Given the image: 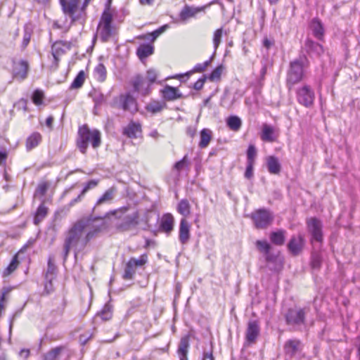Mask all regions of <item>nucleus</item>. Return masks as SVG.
I'll list each match as a JSON object with an SVG mask.
<instances>
[{"label": "nucleus", "instance_id": "obj_1", "mask_svg": "<svg viewBox=\"0 0 360 360\" xmlns=\"http://www.w3.org/2000/svg\"><path fill=\"white\" fill-rule=\"evenodd\" d=\"M106 228V221L102 217L89 215L77 220L65 233L62 252L63 261L67 260L71 250L76 257L92 239Z\"/></svg>", "mask_w": 360, "mask_h": 360}, {"label": "nucleus", "instance_id": "obj_2", "mask_svg": "<svg viewBox=\"0 0 360 360\" xmlns=\"http://www.w3.org/2000/svg\"><path fill=\"white\" fill-rule=\"evenodd\" d=\"M119 27L112 22L110 4H105L97 27V33L102 42H107L117 37Z\"/></svg>", "mask_w": 360, "mask_h": 360}, {"label": "nucleus", "instance_id": "obj_3", "mask_svg": "<svg viewBox=\"0 0 360 360\" xmlns=\"http://www.w3.org/2000/svg\"><path fill=\"white\" fill-rule=\"evenodd\" d=\"M90 143L94 148H98L101 144V134L99 130H91L86 124L79 127L76 144L79 151L85 154Z\"/></svg>", "mask_w": 360, "mask_h": 360}, {"label": "nucleus", "instance_id": "obj_4", "mask_svg": "<svg viewBox=\"0 0 360 360\" xmlns=\"http://www.w3.org/2000/svg\"><path fill=\"white\" fill-rule=\"evenodd\" d=\"M307 66L308 60L304 55L300 56L297 58L290 63L286 77L287 86L289 89L302 80L304 69Z\"/></svg>", "mask_w": 360, "mask_h": 360}, {"label": "nucleus", "instance_id": "obj_5", "mask_svg": "<svg viewBox=\"0 0 360 360\" xmlns=\"http://www.w3.org/2000/svg\"><path fill=\"white\" fill-rule=\"evenodd\" d=\"M308 309L306 308L294 307L289 309L285 314L286 324L298 330L304 325L306 314Z\"/></svg>", "mask_w": 360, "mask_h": 360}, {"label": "nucleus", "instance_id": "obj_6", "mask_svg": "<svg viewBox=\"0 0 360 360\" xmlns=\"http://www.w3.org/2000/svg\"><path fill=\"white\" fill-rule=\"evenodd\" d=\"M250 218L256 229H264L272 224L274 216L270 210L261 208L252 212Z\"/></svg>", "mask_w": 360, "mask_h": 360}, {"label": "nucleus", "instance_id": "obj_7", "mask_svg": "<svg viewBox=\"0 0 360 360\" xmlns=\"http://www.w3.org/2000/svg\"><path fill=\"white\" fill-rule=\"evenodd\" d=\"M148 262V256L141 255L138 259L131 257L127 262L122 278L124 280L134 278L137 268L143 266Z\"/></svg>", "mask_w": 360, "mask_h": 360}, {"label": "nucleus", "instance_id": "obj_8", "mask_svg": "<svg viewBox=\"0 0 360 360\" xmlns=\"http://www.w3.org/2000/svg\"><path fill=\"white\" fill-rule=\"evenodd\" d=\"M71 48L72 43L70 41L60 40L53 43L51 46V54L53 58V64L51 67L56 69L58 65L60 57Z\"/></svg>", "mask_w": 360, "mask_h": 360}, {"label": "nucleus", "instance_id": "obj_9", "mask_svg": "<svg viewBox=\"0 0 360 360\" xmlns=\"http://www.w3.org/2000/svg\"><path fill=\"white\" fill-rule=\"evenodd\" d=\"M296 96L297 102L307 108H309L313 105L315 98L314 91L308 85H304L297 89Z\"/></svg>", "mask_w": 360, "mask_h": 360}, {"label": "nucleus", "instance_id": "obj_10", "mask_svg": "<svg viewBox=\"0 0 360 360\" xmlns=\"http://www.w3.org/2000/svg\"><path fill=\"white\" fill-rule=\"evenodd\" d=\"M139 224V214L138 212H134L123 217L117 225L121 231H128L136 228Z\"/></svg>", "mask_w": 360, "mask_h": 360}, {"label": "nucleus", "instance_id": "obj_11", "mask_svg": "<svg viewBox=\"0 0 360 360\" xmlns=\"http://www.w3.org/2000/svg\"><path fill=\"white\" fill-rule=\"evenodd\" d=\"M131 83L133 86L134 91L140 94L143 96H148L151 91V85L150 83H148L146 79L140 75H136L132 79Z\"/></svg>", "mask_w": 360, "mask_h": 360}, {"label": "nucleus", "instance_id": "obj_12", "mask_svg": "<svg viewBox=\"0 0 360 360\" xmlns=\"http://www.w3.org/2000/svg\"><path fill=\"white\" fill-rule=\"evenodd\" d=\"M322 226L321 221L317 218H310L307 221V227L312 239L317 242H321L323 240Z\"/></svg>", "mask_w": 360, "mask_h": 360}, {"label": "nucleus", "instance_id": "obj_13", "mask_svg": "<svg viewBox=\"0 0 360 360\" xmlns=\"http://www.w3.org/2000/svg\"><path fill=\"white\" fill-rule=\"evenodd\" d=\"M260 327L257 320H250L248 323L245 332V340L248 344H253L256 342L259 335Z\"/></svg>", "mask_w": 360, "mask_h": 360}, {"label": "nucleus", "instance_id": "obj_14", "mask_svg": "<svg viewBox=\"0 0 360 360\" xmlns=\"http://www.w3.org/2000/svg\"><path fill=\"white\" fill-rule=\"evenodd\" d=\"M210 6V4H207L202 6L194 7L188 5H186L184 6L181 12L179 13V20L185 22L189 18H193L195 15L201 11H205V10Z\"/></svg>", "mask_w": 360, "mask_h": 360}, {"label": "nucleus", "instance_id": "obj_15", "mask_svg": "<svg viewBox=\"0 0 360 360\" xmlns=\"http://www.w3.org/2000/svg\"><path fill=\"white\" fill-rule=\"evenodd\" d=\"M302 343L298 339L288 340L284 345L283 350L285 355L292 357L302 350Z\"/></svg>", "mask_w": 360, "mask_h": 360}, {"label": "nucleus", "instance_id": "obj_16", "mask_svg": "<svg viewBox=\"0 0 360 360\" xmlns=\"http://www.w3.org/2000/svg\"><path fill=\"white\" fill-rule=\"evenodd\" d=\"M62 6L63 11L66 15H68L72 21L78 19L77 16L75 14L77 10L79 0H59Z\"/></svg>", "mask_w": 360, "mask_h": 360}, {"label": "nucleus", "instance_id": "obj_17", "mask_svg": "<svg viewBox=\"0 0 360 360\" xmlns=\"http://www.w3.org/2000/svg\"><path fill=\"white\" fill-rule=\"evenodd\" d=\"M191 224L185 219L182 218L179 224V240L182 245L186 244L191 238Z\"/></svg>", "mask_w": 360, "mask_h": 360}, {"label": "nucleus", "instance_id": "obj_18", "mask_svg": "<svg viewBox=\"0 0 360 360\" xmlns=\"http://www.w3.org/2000/svg\"><path fill=\"white\" fill-rule=\"evenodd\" d=\"M304 239L301 235L292 236L288 244L289 252L293 255H299L304 246Z\"/></svg>", "mask_w": 360, "mask_h": 360}, {"label": "nucleus", "instance_id": "obj_19", "mask_svg": "<svg viewBox=\"0 0 360 360\" xmlns=\"http://www.w3.org/2000/svg\"><path fill=\"white\" fill-rule=\"evenodd\" d=\"M121 108L125 111L131 112L137 110L136 101L135 98L130 94H122L120 96Z\"/></svg>", "mask_w": 360, "mask_h": 360}, {"label": "nucleus", "instance_id": "obj_20", "mask_svg": "<svg viewBox=\"0 0 360 360\" xmlns=\"http://www.w3.org/2000/svg\"><path fill=\"white\" fill-rule=\"evenodd\" d=\"M29 65L27 61L20 60L18 62H14L13 66V75L20 79L26 78L28 72Z\"/></svg>", "mask_w": 360, "mask_h": 360}, {"label": "nucleus", "instance_id": "obj_21", "mask_svg": "<svg viewBox=\"0 0 360 360\" xmlns=\"http://www.w3.org/2000/svg\"><path fill=\"white\" fill-rule=\"evenodd\" d=\"M174 219L170 213L164 214L160 219V229L167 233H169L174 229Z\"/></svg>", "mask_w": 360, "mask_h": 360}, {"label": "nucleus", "instance_id": "obj_22", "mask_svg": "<svg viewBox=\"0 0 360 360\" xmlns=\"http://www.w3.org/2000/svg\"><path fill=\"white\" fill-rule=\"evenodd\" d=\"M141 133V125L139 123L130 122L129 124L124 129L123 134L130 139H136L139 134Z\"/></svg>", "mask_w": 360, "mask_h": 360}, {"label": "nucleus", "instance_id": "obj_23", "mask_svg": "<svg viewBox=\"0 0 360 360\" xmlns=\"http://www.w3.org/2000/svg\"><path fill=\"white\" fill-rule=\"evenodd\" d=\"M162 96L167 101H174L183 97L178 88L166 85L162 90Z\"/></svg>", "mask_w": 360, "mask_h": 360}, {"label": "nucleus", "instance_id": "obj_24", "mask_svg": "<svg viewBox=\"0 0 360 360\" xmlns=\"http://www.w3.org/2000/svg\"><path fill=\"white\" fill-rule=\"evenodd\" d=\"M277 136L275 133L274 127L267 124H264L261 134V139L264 141L273 142L276 139Z\"/></svg>", "mask_w": 360, "mask_h": 360}, {"label": "nucleus", "instance_id": "obj_25", "mask_svg": "<svg viewBox=\"0 0 360 360\" xmlns=\"http://www.w3.org/2000/svg\"><path fill=\"white\" fill-rule=\"evenodd\" d=\"M310 27L314 36L316 39L321 40L324 35V28L321 21L317 18H313L311 21Z\"/></svg>", "mask_w": 360, "mask_h": 360}, {"label": "nucleus", "instance_id": "obj_26", "mask_svg": "<svg viewBox=\"0 0 360 360\" xmlns=\"http://www.w3.org/2000/svg\"><path fill=\"white\" fill-rule=\"evenodd\" d=\"M266 167L269 172L272 174H278L281 169V165L278 159L273 155L269 156L266 158Z\"/></svg>", "mask_w": 360, "mask_h": 360}, {"label": "nucleus", "instance_id": "obj_27", "mask_svg": "<svg viewBox=\"0 0 360 360\" xmlns=\"http://www.w3.org/2000/svg\"><path fill=\"white\" fill-rule=\"evenodd\" d=\"M49 209L44 204V200L37 207L34 215V224L38 225L47 215Z\"/></svg>", "mask_w": 360, "mask_h": 360}, {"label": "nucleus", "instance_id": "obj_28", "mask_svg": "<svg viewBox=\"0 0 360 360\" xmlns=\"http://www.w3.org/2000/svg\"><path fill=\"white\" fill-rule=\"evenodd\" d=\"M154 46L150 44H142L136 49V54L140 59H143L152 55Z\"/></svg>", "mask_w": 360, "mask_h": 360}, {"label": "nucleus", "instance_id": "obj_29", "mask_svg": "<svg viewBox=\"0 0 360 360\" xmlns=\"http://www.w3.org/2000/svg\"><path fill=\"white\" fill-rule=\"evenodd\" d=\"M269 238L271 242L276 245H282L285 239V231L279 229L270 233Z\"/></svg>", "mask_w": 360, "mask_h": 360}, {"label": "nucleus", "instance_id": "obj_30", "mask_svg": "<svg viewBox=\"0 0 360 360\" xmlns=\"http://www.w3.org/2000/svg\"><path fill=\"white\" fill-rule=\"evenodd\" d=\"M212 137V132L210 129L205 128L200 131V141L199 142V147L205 148L208 146Z\"/></svg>", "mask_w": 360, "mask_h": 360}, {"label": "nucleus", "instance_id": "obj_31", "mask_svg": "<svg viewBox=\"0 0 360 360\" xmlns=\"http://www.w3.org/2000/svg\"><path fill=\"white\" fill-rule=\"evenodd\" d=\"M115 189L113 188H110L105 191V192L101 195L96 202L94 207L93 208V211L96 209V207L101 204L109 203L114 198Z\"/></svg>", "mask_w": 360, "mask_h": 360}, {"label": "nucleus", "instance_id": "obj_32", "mask_svg": "<svg viewBox=\"0 0 360 360\" xmlns=\"http://www.w3.org/2000/svg\"><path fill=\"white\" fill-rule=\"evenodd\" d=\"M41 141V136L38 132L32 134L26 140V149L30 150L39 145Z\"/></svg>", "mask_w": 360, "mask_h": 360}, {"label": "nucleus", "instance_id": "obj_33", "mask_svg": "<svg viewBox=\"0 0 360 360\" xmlns=\"http://www.w3.org/2000/svg\"><path fill=\"white\" fill-rule=\"evenodd\" d=\"M176 210L178 212L185 218L191 214V205L187 199L181 200L178 205Z\"/></svg>", "mask_w": 360, "mask_h": 360}, {"label": "nucleus", "instance_id": "obj_34", "mask_svg": "<svg viewBox=\"0 0 360 360\" xmlns=\"http://www.w3.org/2000/svg\"><path fill=\"white\" fill-rule=\"evenodd\" d=\"M210 60H206L203 63H198L194 66L193 69L191 71L186 72L185 75H178L174 77L180 78L183 77L184 76L189 77V75L193 72H201L205 70V68L210 65Z\"/></svg>", "mask_w": 360, "mask_h": 360}, {"label": "nucleus", "instance_id": "obj_35", "mask_svg": "<svg viewBox=\"0 0 360 360\" xmlns=\"http://www.w3.org/2000/svg\"><path fill=\"white\" fill-rule=\"evenodd\" d=\"M226 124L229 129L233 131H237L240 129L242 125L241 120L235 115L230 116L226 121Z\"/></svg>", "mask_w": 360, "mask_h": 360}, {"label": "nucleus", "instance_id": "obj_36", "mask_svg": "<svg viewBox=\"0 0 360 360\" xmlns=\"http://www.w3.org/2000/svg\"><path fill=\"white\" fill-rule=\"evenodd\" d=\"M223 32H224L223 27H220L214 32L212 41H213V46H214V51L212 56L211 57V59L214 57L215 52L217 50V49L221 41Z\"/></svg>", "mask_w": 360, "mask_h": 360}, {"label": "nucleus", "instance_id": "obj_37", "mask_svg": "<svg viewBox=\"0 0 360 360\" xmlns=\"http://www.w3.org/2000/svg\"><path fill=\"white\" fill-rule=\"evenodd\" d=\"M305 45L309 51L314 52L316 54L320 55L323 52V46L320 44L315 42L311 39H307L306 41Z\"/></svg>", "mask_w": 360, "mask_h": 360}, {"label": "nucleus", "instance_id": "obj_38", "mask_svg": "<svg viewBox=\"0 0 360 360\" xmlns=\"http://www.w3.org/2000/svg\"><path fill=\"white\" fill-rule=\"evenodd\" d=\"M18 260L16 255H15L8 266L3 271V277H6L11 275L18 266Z\"/></svg>", "mask_w": 360, "mask_h": 360}, {"label": "nucleus", "instance_id": "obj_39", "mask_svg": "<svg viewBox=\"0 0 360 360\" xmlns=\"http://www.w3.org/2000/svg\"><path fill=\"white\" fill-rule=\"evenodd\" d=\"M56 274V266L53 263L51 257L49 258L48 266L45 274V279L53 280L55 278Z\"/></svg>", "mask_w": 360, "mask_h": 360}, {"label": "nucleus", "instance_id": "obj_40", "mask_svg": "<svg viewBox=\"0 0 360 360\" xmlns=\"http://www.w3.org/2000/svg\"><path fill=\"white\" fill-rule=\"evenodd\" d=\"M164 106V103L159 101H153L146 106V109L147 111L152 113H157L160 112L163 109Z\"/></svg>", "mask_w": 360, "mask_h": 360}, {"label": "nucleus", "instance_id": "obj_41", "mask_svg": "<svg viewBox=\"0 0 360 360\" xmlns=\"http://www.w3.org/2000/svg\"><path fill=\"white\" fill-rule=\"evenodd\" d=\"M111 12L112 13V20H114L118 23H122L124 21L125 16L128 15L127 10L123 8L118 11L111 9Z\"/></svg>", "mask_w": 360, "mask_h": 360}, {"label": "nucleus", "instance_id": "obj_42", "mask_svg": "<svg viewBox=\"0 0 360 360\" xmlns=\"http://www.w3.org/2000/svg\"><path fill=\"white\" fill-rule=\"evenodd\" d=\"M96 79L99 82H103L106 78V69L103 63H99L94 69Z\"/></svg>", "mask_w": 360, "mask_h": 360}, {"label": "nucleus", "instance_id": "obj_43", "mask_svg": "<svg viewBox=\"0 0 360 360\" xmlns=\"http://www.w3.org/2000/svg\"><path fill=\"white\" fill-rule=\"evenodd\" d=\"M65 349L63 346L56 347L50 350L45 356L44 360H56Z\"/></svg>", "mask_w": 360, "mask_h": 360}, {"label": "nucleus", "instance_id": "obj_44", "mask_svg": "<svg viewBox=\"0 0 360 360\" xmlns=\"http://www.w3.org/2000/svg\"><path fill=\"white\" fill-rule=\"evenodd\" d=\"M98 315L104 321H108L112 317V307L109 304H105L103 309L98 313Z\"/></svg>", "mask_w": 360, "mask_h": 360}, {"label": "nucleus", "instance_id": "obj_45", "mask_svg": "<svg viewBox=\"0 0 360 360\" xmlns=\"http://www.w3.org/2000/svg\"><path fill=\"white\" fill-rule=\"evenodd\" d=\"M84 79H85L84 72V71L81 70L77 74L76 77L74 79L73 82L71 84L70 87L72 89L80 88L82 86V84H84Z\"/></svg>", "mask_w": 360, "mask_h": 360}, {"label": "nucleus", "instance_id": "obj_46", "mask_svg": "<svg viewBox=\"0 0 360 360\" xmlns=\"http://www.w3.org/2000/svg\"><path fill=\"white\" fill-rule=\"evenodd\" d=\"M189 346L188 336L182 337L178 346L177 353L188 352Z\"/></svg>", "mask_w": 360, "mask_h": 360}, {"label": "nucleus", "instance_id": "obj_47", "mask_svg": "<svg viewBox=\"0 0 360 360\" xmlns=\"http://www.w3.org/2000/svg\"><path fill=\"white\" fill-rule=\"evenodd\" d=\"M321 264H322L321 255L318 252L313 253L311 255V268L314 269H320Z\"/></svg>", "mask_w": 360, "mask_h": 360}, {"label": "nucleus", "instance_id": "obj_48", "mask_svg": "<svg viewBox=\"0 0 360 360\" xmlns=\"http://www.w3.org/2000/svg\"><path fill=\"white\" fill-rule=\"evenodd\" d=\"M257 156V150L254 145L250 144L247 150V163L255 164Z\"/></svg>", "mask_w": 360, "mask_h": 360}, {"label": "nucleus", "instance_id": "obj_49", "mask_svg": "<svg viewBox=\"0 0 360 360\" xmlns=\"http://www.w3.org/2000/svg\"><path fill=\"white\" fill-rule=\"evenodd\" d=\"M224 66L222 65H220L217 66L215 69L212 70V72L210 73L209 76V79L210 81H216L219 80L221 77V73L224 70Z\"/></svg>", "mask_w": 360, "mask_h": 360}, {"label": "nucleus", "instance_id": "obj_50", "mask_svg": "<svg viewBox=\"0 0 360 360\" xmlns=\"http://www.w3.org/2000/svg\"><path fill=\"white\" fill-rule=\"evenodd\" d=\"M32 98L35 105H39L43 103L44 94L42 91L37 89L34 91Z\"/></svg>", "mask_w": 360, "mask_h": 360}, {"label": "nucleus", "instance_id": "obj_51", "mask_svg": "<svg viewBox=\"0 0 360 360\" xmlns=\"http://www.w3.org/2000/svg\"><path fill=\"white\" fill-rule=\"evenodd\" d=\"M48 188L49 184L47 182H42L39 184L34 192V197L37 195L43 197L46 194Z\"/></svg>", "mask_w": 360, "mask_h": 360}, {"label": "nucleus", "instance_id": "obj_52", "mask_svg": "<svg viewBox=\"0 0 360 360\" xmlns=\"http://www.w3.org/2000/svg\"><path fill=\"white\" fill-rule=\"evenodd\" d=\"M256 246L260 252L264 254L268 253L271 250V245L265 240H257Z\"/></svg>", "mask_w": 360, "mask_h": 360}, {"label": "nucleus", "instance_id": "obj_53", "mask_svg": "<svg viewBox=\"0 0 360 360\" xmlns=\"http://www.w3.org/2000/svg\"><path fill=\"white\" fill-rule=\"evenodd\" d=\"M157 77H158L157 71L154 69H150L147 71L146 78H145V79L151 85L152 84L155 82Z\"/></svg>", "mask_w": 360, "mask_h": 360}, {"label": "nucleus", "instance_id": "obj_54", "mask_svg": "<svg viewBox=\"0 0 360 360\" xmlns=\"http://www.w3.org/2000/svg\"><path fill=\"white\" fill-rule=\"evenodd\" d=\"M32 33L27 27H25L24 35L22 41V48L25 49L30 43Z\"/></svg>", "mask_w": 360, "mask_h": 360}, {"label": "nucleus", "instance_id": "obj_55", "mask_svg": "<svg viewBox=\"0 0 360 360\" xmlns=\"http://www.w3.org/2000/svg\"><path fill=\"white\" fill-rule=\"evenodd\" d=\"M186 165V156H184L183 159L178 161L174 165V169L176 170V176H179V172L184 168Z\"/></svg>", "mask_w": 360, "mask_h": 360}, {"label": "nucleus", "instance_id": "obj_56", "mask_svg": "<svg viewBox=\"0 0 360 360\" xmlns=\"http://www.w3.org/2000/svg\"><path fill=\"white\" fill-rule=\"evenodd\" d=\"M98 184V180L96 179H91L86 184L84 185L83 189H82V193H86L89 190L95 188Z\"/></svg>", "mask_w": 360, "mask_h": 360}, {"label": "nucleus", "instance_id": "obj_57", "mask_svg": "<svg viewBox=\"0 0 360 360\" xmlns=\"http://www.w3.org/2000/svg\"><path fill=\"white\" fill-rule=\"evenodd\" d=\"M254 165L255 164L247 163L246 169H245V174H244V176L246 179H250L253 177Z\"/></svg>", "mask_w": 360, "mask_h": 360}, {"label": "nucleus", "instance_id": "obj_58", "mask_svg": "<svg viewBox=\"0 0 360 360\" xmlns=\"http://www.w3.org/2000/svg\"><path fill=\"white\" fill-rule=\"evenodd\" d=\"M160 35V34L159 33V32L155 30L153 32H152L151 33L148 34L147 35L140 36L139 39H149V38L151 37V41H154Z\"/></svg>", "mask_w": 360, "mask_h": 360}, {"label": "nucleus", "instance_id": "obj_59", "mask_svg": "<svg viewBox=\"0 0 360 360\" xmlns=\"http://www.w3.org/2000/svg\"><path fill=\"white\" fill-rule=\"evenodd\" d=\"M206 80V77L205 76L200 77L198 79L193 85V87L194 89L199 91L200 90L205 84V82Z\"/></svg>", "mask_w": 360, "mask_h": 360}, {"label": "nucleus", "instance_id": "obj_60", "mask_svg": "<svg viewBox=\"0 0 360 360\" xmlns=\"http://www.w3.org/2000/svg\"><path fill=\"white\" fill-rule=\"evenodd\" d=\"M46 283L44 285V291L47 295L50 294L53 291V286L52 284V280L51 279H45Z\"/></svg>", "mask_w": 360, "mask_h": 360}, {"label": "nucleus", "instance_id": "obj_61", "mask_svg": "<svg viewBox=\"0 0 360 360\" xmlns=\"http://www.w3.org/2000/svg\"><path fill=\"white\" fill-rule=\"evenodd\" d=\"M85 195V193H82V191H81V193L76 197L74 199H72L68 204V207H73L76 203L77 202H79L83 198L84 195Z\"/></svg>", "mask_w": 360, "mask_h": 360}, {"label": "nucleus", "instance_id": "obj_62", "mask_svg": "<svg viewBox=\"0 0 360 360\" xmlns=\"http://www.w3.org/2000/svg\"><path fill=\"white\" fill-rule=\"evenodd\" d=\"M8 157V153L6 150H0V165H4Z\"/></svg>", "mask_w": 360, "mask_h": 360}, {"label": "nucleus", "instance_id": "obj_63", "mask_svg": "<svg viewBox=\"0 0 360 360\" xmlns=\"http://www.w3.org/2000/svg\"><path fill=\"white\" fill-rule=\"evenodd\" d=\"M65 307H66V302H65V300L64 299H63L60 306L58 307V309L56 310V312L60 316H61L63 314V312H64Z\"/></svg>", "mask_w": 360, "mask_h": 360}, {"label": "nucleus", "instance_id": "obj_64", "mask_svg": "<svg viewBox=\"0 0 360 360\" xmlns=\"http://www.w3.org/2000/svg\"><path fill=\"white\" fill-rule=\"evenodd\" d=\"M30 349H22L19 352L18 354H19L20 357H21V358H22L24 359H26L30 356Z\"/></svg>", "mask_w": 360, "mask_h": 360}]
</instances>
